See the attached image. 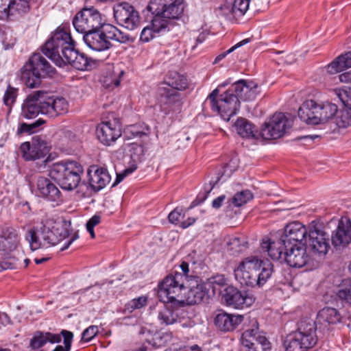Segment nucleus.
I'll return each mask as SVG.
<instances>
[{
	"label": "nucleus",
	"mask_w": 351,
	"mask_h": 351,
	"mask_svg": "<svg viewBox=\"0 0 351 351\" xmlns=\"http://www.w3.org/2000/svg\"><path fill=\"white\" fill-rule=\"evenodd\" d=\"M250 42V38H245L240 42H239L238 43H237L236 45H234V46H232L231 48H230L229 49H228L225 52H223L221 53H220L219 55H218L215 59V61H214V63H218L219 61H221L222 59H223L228 54L232 53V51H234L235 49H237V48L248 43Z\"/></svg>",
	"instance_id": "55"
},
{
	"label": "nucleus",
	"mask_w": 351,
	"mask_h": 351,
	"mask_svg": "<svg viewBox=\"0 0 351 351\" xmlns=\"http://www.w3.org/2000/svg\"><path fill=\"white\" fill-rule=\"evenodd\" d=\"M75 42L69 32L58 27L42 47L43 53L57 66L71 64L80 71L92 69L93 60L75 49Z\"/></svg>",
	"instance_id": "1"
},
{
	"label": "nucleus",
	"mask_w": 351,
	"mask_h": 351,
	"mask_svg": "<svg viewBox=\"0 0 351 351\" xmlns=\"http://www.w3.org/2000/svg\"><path fill=\"white\" fill-rule=\"evenodd\" d=\"M46 344L45 337L43 332L37 331L31 339L29 346L33 350H37Z\"/></svg>",
	"instance_id": "51"
},
{
	"label": "nucleus",
	"mask_w": 351,
	"mask_h": 351,
	"mask_svg": "<svg viewBox=\"0 0 351 351\" xmlns=\"http://www.w3.org/2000/svg\"><path fill=\"white\" fill-rule=\"evenodd\" d=\"M135 169H136V166H133L131 168H128V169H125L123 173H119V174H117L116 180L114 182V183L112 184V186H115L116 185H117L119 182H121L124 179V178L127 175L132 173Z\"/></svg>",
	"instance_id": "59"
},
{
	"label": "nucleus",
	"mask_w": 351,
	"mask_h": 351,
	"mask_svg": "<svg viewBox=\"0 0 351 351\" xmlns=\"http://www.w3.org/2000/svg\"><path fill=\"white\" fill-rule=\"evenodd\" d=\"M273 267V264L267 259L262 260L256 256H249L239 263L234 269V274L241 285L261 287L271 278Z\"/></svg>",
	"instance_id": "4"
},
{
	"label": "nucleus",
	"mask_w": 351,
	"mask_h": 351,
	"mask_svg": "<svg viewBox=\"0 0 351 351\" xmlns=\"http://www.w3.org/2000/svg\"><path fill=\"white\" fill-rule=\"evenodd\" d=\"M250 0H225L220 10L228 20L237 21L243 16L249 9Z\"/></svg>",
	"instance_id": "27"
},
{
	"label": "nucleus",
	"mask_w": 351,
	"mask_h": 351,
	"mask_svg": "<svg viewBox=\"0 0 351 351\" xmlns=\"http://www.w3.org/2000/svg\"><path fill=\"white\" fill-rule=\"evenodd\" d=\"M253 197L254 195L250 190H244L237 193L232 198V202L235 206L239 207L252 200Z\"/></svg>",
	"instance_id": "46"
},
{
	"label": "nucleus",
	"mask_w": 351,
	"mask_h": 351,
	"mask_svg": "<svg viewBox=\"0 0 351 351\" xmlns=\"http://www.w3.org/2000/svg\"><path fill=\"white\" fill-rule=\"evenodd\" d=\"M71 226L70 221H56L52 219H47L42 222V226L39 229L33 228L28 230L25 234V239L32 251L54 246L69 236Z\"/></svg>",
	"instance_id": "3"
},
{
	"label": "nucleus",
	"mask_w": 351,
	"mask_h": 351,
	"mask_svg": "<svg viewBox=\"0 0 351 351\" xmlns=\"http://www.w3.org/2000/svg\"><path fill=\"white\" fill-rule=\"evenodd\" d=\"M84 167L75 160H64L54 163L50 170L49 176L56 180L64 191H71L75 189L82 180Z\"/></svg>",
	"instance_id": "6"
},
{
	"label": "nucleus",
	"mask_w": 351,
	"mask_h": 351,
	"mask_svg": "<svg viewBox=\"0 0 351 351\" xmlns=\"http://www.w3.org/2000/svg\"><path fill=\"white\" fill-rule=\"evenodd\" d=\"M287 242L278 232L271 238L263 239L261 243L263 250L267 252L268 255L273 259L283 262L285 251L288 248Z\"/></svg>",
	"instance_id": "24"
},
{
	"label": "nucleus",
	"mask_w": 351,
	"mask_h": 351,
	"mask_svg": "<svg viewBox=\"0 0 351 351\" xmlns=\"http://www.w3.org/2000/svg\"><path fill=\"white\" fill-rule=\"evenodd\" d=\"M123 73L124 72L123 71L119 73L113 72L112 73H109L102 80L103 86L110 90L119 86L121 81V75H123Z\"/></svg>",
	"instance_id": "44"
},
{
	"label": "nucleus",
	"mask_w": 351,
	"mask_h": 351,
	"mask_svg": "<svg viewBox=\"0 0 351 351\" xmlns=\"http://www.w3.org/2000/svg\"><path fill=\"white\" fill-rule=\"evenodd\" d=\"M176 317L173 312L169 308H165L160 311L158 316L161 322L166 325L173 324L176 321Z\"/></svg>",
	"instance_id": "50"
},
{
	"label": "nucleus",
	"mask_w": 351,
	"mask_h": 351,
	"mask_svg": "<svg viewBox=\"0 0 351 351\" xmlns=\"http://www.w3.org/2000/svg\"><path fill=\"white\" fill-rule=\"evenodd\" d=\"M234 126L237 134L243 138L255 141L262 138L261 130L259 131L254 124L245 118H239Z\"/></svg>",
	"instance_id": "34"
},
{
	"label": "nucleus",
	"mask_w": 351,
	"mask_h": 351,
	"mask_svg": "<svg viewBox=\"0 0 351 351\" xmlns=\"http://www.w3.org/2000/svg\"><path fill=\"white\" fill-rule=\"evenodd\" d=\"M332 243L336 248L347 246L351 243V220L342 217L339 221L336 230L331 236Z\"/></svg>",
	"instance_id": "29"
},
{
	"label": "nucleus",
	"mask_w": 351,
	"mask_h": 351,
	"mask_svg": "<svg viewBox=\"0 0 351 351\" xmlns=\"http://www.w3.org/2000/svg\"><path fill=\"white\" fill-rule=\"evenodd\" d=\"M129 152L131 158L134 161L141 160L144 155V147L138 143H131L130 145Z\"/></svg>",
	"instance_id": "53"
},
{
	"label": "nucleus",
	"mask_w": 351,
	"mask_h": 351,
	"mask_svg": "<svg viewBox=\"0 0 351 351\" xmlns=\"http://www.w3.org/2000/svg\"><path fill=\"white\" fill-rule=\"evenodd\" d=\"M60 335L64 338V347L67 349V351H70L73 338V332L66 330H62Z\"/></svg>",
	"instance_id": "56"
},
{
	"label": "nucleus",
	"mask_w": 351,
	"mask_h": 351,
	"mask_svg": "<svg viewBox=\"0 0 351 351\" xmlns=\"http://www.w3.org/2000/svg\"><path fill=\"white\" fill-rule=\"evenodd\" d=\"M18 95V89L8 85L4 95H3V103L4 104L9 108V110H11L12 106L16 101V97Z\"/></svg>",
	"instance_id": "49"
},
{
	"label": "nucleus",
	"mask_w": 351,
	"mask_h": 351,
	"mask_svg": "<svg viewBox=\"0 0 351 351\" xmlns=\"http://www.w3.org/2000/svg\"><path fill=\"white\" fill-rule=\"evenodd\" d=\"M182 274L176 272L170 274L158 285V298L163 303L182 301V291L186 290L184 280L199 279L197 276H189V263L182 261L180 264Z\"/></svg>",
	"instance_id": "5"
},
{
	"label": "nucleus",
	"mask_w": 351,
	"mask_h": 351,
	"mask_svg": "<svg viewBox=\"0 0 351 351\" xmlns=\"http://www.w3.org/2000/svg\"><path fill=\"white\" fill-rule=\"evenodd\" d=\"M241 342L247 351H271L270 343L267 339L258 332L256 328L248 329L243 332Z\"/></svg>",
	"instance_id": "21"
},
{
	"label": "nucleus",
	"mask_w": 351,
	"mask_h": 351,
	"mask_svg": "<svg viewBox=\"0 0 351 351\" xmlns=\"http://www.w3.org/2000/svg\"><path fill=\"white\" fill-rule=\"evenodd\" d=\"M46 343L50 342L51 343H60L61 341V337L58 334H53L49 332H44Z\"/></svg>",
	"instance_id": "60"
},
{
	"label": "nucleus",
	"mask_w": 351,
	"mask_h": 351,
	"mask_svg": "<svg viewBox=\"0 0 351 351\" xmlns=\"http://www.w3.org/2000/svg\"><path fill=\"white\" fill-rule=\"evenodd\" d=\"M165 22L158 16L153 15L150 25L145 27L141 33L140 40L143 42H149L152 40L156 34L165 32Z\"/></svg>",
	"instance_id": "35"
},
{
	"label": "nucleus",
	"mask_w": 351,
	"mask_h": 351,
	"mask_svg": "<svg viewBox=\"0 0 351 351\" xmlns=\"http://www.w3.org/2000/svg\"><path fill=\"white\" fill-rule=\"evenodd\" d=\"M316 322L311 319H302L298 328L287 335L284 341L286 351H306L317 341Z\"/></svg>",
	"instance_id": "7"
},
{
	"label": "nucleus",
	"mask_w": 351,
	"mask_h": 351,
	"mask_svg": "<svg viewBox=\"0 0 351 351\" xmlns=\"http://www.w3.org/2000/svg\"><path fill=\"white\" fill-rule=\"evenodd\" d=\"M20 239L17 231L8 228L0 235V251L3 258L0 267L3 269H14L19 267L23 258V252L19 249Z\"/></svg>",
	"instance_id": "9"
},
{
	"label": "nucleus",
	"mask_w": 351,
	"mask_h": 351,
	"mask_svg": "<svg viewBox=\"0 0 351 351\" xmlns=\"http://www.w3.org/2000/svg\"><path fill=\"white\" fill-rule=\"evenodd\" d=\"M243 315L221 311L215 316L214 322L219 330L230 332L234 330L243 322Z\"/></svg>",
	"instance_id": "32"
},
{
	"label": "nucleus",
	"mask_w": 351,
	"mask_h": 351,
	"mask_svg": "<svg viewBox=\"0 0 351 351\" xmlns=\"http://www.w3.org/2000/svg\"><path fill=\"white\" fill-rule=\"evenodd\" d=\"M196 285H191L186 296L185 291H182V301H176L178 303H186L188 305H194L201 303L208 299V292L211 287L210 283L199 282L195 279ZM173 301V302H175Z\"/></svg>",
	"instance_id": "25"
},
{
	"label": "nucleus",
	"mask_w": 351,
	"mask_h": 351,
	"mask_svg": "<svg viewBox=\"0 0 351 351\" xmlns=\"http://www.w3.org/2000/svg\"><path fill=\"white\" fill-rule=\"evenodd\" d=\"M335 93L345 108L339 111L337 110L334 121L339 128H345L351 125V88H337Z\"/></svg>",
	"instance_id": "19"
},
{
	"label": "nucleus",
	"mask_w": 351,
	"mask_h": 351,
	"mask_svg": "<svg viewBox=\"0 0 351 351\" xmlns=\"http://www.w3.org/2000/svg\"><path fill=\"white\" fill-rule=\"evenodd\" d=\"M83 40L90 49L97 51H105L112 47L111 43L104 38L99 28L84 34Z\"/></svg>",
	"instance_id": "33"
},
{
	"label": "nucleus",
	"mask_w": 351,
	"mask_h": 351,
	"mask_svg": "<svg viewBox=\"0 0 351 351\" xmlns=\"http://www.w3.org/2000/svg\"><path fill=\"white\" fill-rule=\"evenodd\" d=\"M21 152L26 160H35L45 158L50 147L40 136H35L31 142H25L21 145Z\"/></svg>",
	"instance_id": "18"
},
{
	"label": "nucleus",
	"mask_w": 351,
	"mask_h": 351,
	"mask_svg": "<svg viewBox=\"0 0 351 351\" xmlns=\"http://www.w3.org/2000/svg\"><path fill=\"white\" fill-rule=\"evenodd\" d=\"M0 39L5 49L12 48L16 43V34L10 29L1 32Z\"/></svg>",
	"instance_id": "45"
},
{
	"label": "nucleus",
	"mask_w": 351,
	"mask_h": 351,
	"mask_svg": "<svg viewBox=\"0 0 351 351\" xmlns=\"http://www.w3.org/2000/svg\"><path fill=\"white\" fill-rule=\"evenodd\" d=\"M45 123L43 119H38L32 123H22L16 131L18 135L23 134H31L40 130V128Z\"/></svg>",
	"instance_id": "42"
},
{
	"label": "nucleus",
	"mask_w": 351,
	"mask_h": 351,
	"mask_svg": "<svg viewBox=\"0 0 351 351\" xmlns=\"http://www.w3.org/2000/svg\"><path fill=\"white\" fill-rule=\"evenodd\" d=\"M210 280V283L213 285V289H215L216 285L223 287L227 285V278L222 274H217L213 276Z\"/></svg>",
	"instance_id": "58"
},
{
	"label": "nucleus",
	"mask_w": 351,
	"mask_h": 351,
	"mask_svg": "<svg viewBox=\"0 0 351 351\" xmlns=\"http://www.w3.org/2000/svg\"><path fill=\"white\" fill-rule=\"evenodd\" d=\"M182 94L162 84L157 88L156 105L165 114L180 111L183 105Z\"/></svg>",
	"instance_id": "12"
},
{
	"label": "nucleus",
	"mask_w": 351,
	"mask_h": 351,
	"mask_svg": "<svg viewBox=\"0 0 351 351\" xmlns=\"http://www.w3.org/2000/svg\"><path fill=\"white\" fill-rule=\"evenodd\" d=\"M226 304L237 309H242L252 306L255 302L253 294L246 291H239L233 287H228L222 296Z\"/></svg>",
	"instance_id": "17"
},
{
	"label": "nucleus",
	"mask_w": 351,
	"mask_h": 351,
	"mask_svg": "<svg viewBox=\"0 0 351 351\" xmlns=\"http://www.w3.org/2000/svg\"><path fill=\"white\" fill-rule=\"evenodd\" d=\"M290 127V121L284 113H275L263 125L262 139L271 140L281 138Z\"/></svg>",
	"instance_id": "14"
},
{
	"label": "nucleus",
	"mask_w": 351,
	"mask_h": 351,
	"mask_svg": "<svg viewBox=\"0 0 351 351\" xmlns=\"http://www.w3.org/2000/svg\"><path fill=\"white\" fill-rule=\"evenodd\" d=\"M337 112V106L334 104L330 102L319 104L310 99L302 104L298 114L302 121L308 125H315L334 119Z\"/></svg>",
	"instance_id": "10"
},
{
	"label": "nucleus",
	"mask_w": 351,
	"mask_h": 351,
	"mask_svg": "<svg viewBox=\"0 0 351 351\" xmlns=\"http://www.w3.org/2000/svg\"><path fill=\"white\" fill-rule=\"evenodd\" d=\"M308 230L299 221H293L287 223L282 232H278L287 242L288 247L297 243L303 245L308 234Z\"/></svg>",
	"instance_id": "23"
},
{
	"label": "nucleus",
	"mask_w": 351,
	"mask_h": 351,
	"mask_svg": "<svg viewBox=\"0 0 351 351\" xmlns=\"http://www.w3.org/2000/svg\"><path fill=\"white\" fill-rule=\"evenodd\" d=\"M30 0L11 1V19L14 20L29 12Z\"/></svg>",
	"instance_id": "41"
},
{
	"label": "nucleus",
	"mask_w": 351,
	"mask_h": 351,
	"mask_svg": "<svg viewBox=\"0 0 351 351\" xmlns=\"http://www.w3.org/2000/svg\"><path fill=\"white\" fill-rule=\"evenodd\" d=\"M99 29L103 34L104 38L108 42H110V40H113L121 43H125L130 40L129 34L120 31L112 25L106 23L105 20Z\"/></svg>",
	"instance_id": "36"
},
{
	"label": "nucleus",
	"mask_w": 351,
	"mask_h": 351,
	"mask_svg": "<svg viewBox=\"0 0 351 351\" xmlns=\"http://www.w3.org/2000/svg\"><path fill=\"white\" fill-rule=\"evenodd\" d=\"M101 221V217L97 215L93 216L86 223V227L94 228Z\"/></svg>",
	"instance_id": "61"
},
{
	"label": "nucleus",
	"mask_w": 351,
	"mask_h": 351,
	"mask_svg": "<svg viewBox=\"0 0 351 351\" xmlns=\"http://www.w3.org/2000/svg\"><path fill=\"white\" fill-rule=\"evenodd\" d=\"M150 0L147 10L154 16H159L165 22L167 29L171 20L179 19L183 14L186 4L183 0Z\"/></svg>",
	"instance_id": "11"
},
{
	"label": "nucleus",
	"mask_w": 351,
	"mask_h": 351,
	"mask_svg": "<svg viewBox=\"0 0 351 351\" xmlns=\"http://www.w3.org/2000/svg\"><path fill=\"white\" fill-rule=\"evenodd\" d=\"M87 176L88 178V187L91 188L95 192L104 189L111 180L106 168L99 167L97 165H92L88 169Z\"/></svg>",
	"instance_id": "30"
},
{
	"label": "nucleus",
	"mask_w": 351,
	"mask_h": 351,
	"mask_svg": "<svg viewBox=\"0 0 351 351\" xmlns=\"http://www.w3.org/2000/svg\"><path fill=\"white\" fill-rule=\"evenodd\" d=\"M304 245L314 254L325 255L330 248L328 235L324 230L313 227L308 230Z\"/></svg>",
	"instance_id": "20"
},
{
	"label": "nucleus",
	"mask_w": 351,
	"mask_h": 351,
	"mask_svg": "<svg viewBox=\"0 0 351 351\" xmlns=\"http://www.w3.org/2000/svg\"><path fill=\"white\" fill-rule=\"evenodd\" d=\"M195 222V219L194 217H189L186 220L182 221L181 227L182 228H188L189 226L193 225Z\"/></svg>",
	"instance_id": "64"
},
{
	"label": "nucleus",
	"mask_w": 351,
	"mask_h": 351,
	"mask_svg": "<svg viewBox=\"0 0 351 351\" xmlns=\"http://www.w3.org/2000/svg\"><path fill=\"white\" fill-rule=\"evenodd\" d=\"M339 300L351 304V279L344 280L337 291Z\"/></svg>",
	"instance_id": "43"
},
{
	"label": "nucleus",
	"mask_w": 351,
	"mask_h": 351,
	"mask_svg": "<svg viewBox=\"0 0 351 351\" xmlns=\"http://www.w3.org/2000/svg\"><path fill=\"white\" fill-rule=\"evenodd\" d=\"M309 259L306 246L295 243L289 245L285 251L283 262L291 267L300 268L306 265Z\"/></svg>",
	"instance_id": "26"
},
{
	"label": "nucleus",
	"mask_w": 351,
	"mask_h": 351,
	"mask_svg": "<svg viewBox=\"0 0 351 351\" xmlns=\"http://www.w3.org/2000/svg\"><path fill=\"white\" fill-rule=\"evenodd\" d=\"M56 69L40 53H34L21 69V79L25 85L34 88L41 84L43 78L51 77Z\"/></svg>",
	"instance_id": "8"
},
{
	"label": "nucleus",
	"mask_w": 351,
	"mask_h": 351,
	"mask_svg": "<svg viewBox=\"0 0 351 351\" xmlns=\"http://www.w3.org/2000/svg\"><path fill=\"white\" fill-rule=\"evenodd\" d=\"M162 84L178 91L188 88L189 83L185 75L176 71H170Z\"/></svg>",
	"instance_id": "37"
},
{
	"label": "nucleus",
	"mask_w": 351,
	"mask_h": 351,
	"mask_svg": "<svg viewBox=\"0 0 351 351\" xmlns=\"http://www.w3.org/2000/svg\"><path fill=\"white\" fill-rule=\"evenodd\" d=\"M36 195L46 201L58 205L61 202V192L49 179L38 176L36 181Z\"/></svg>",
	"instance_id": "22"
},
{
	"label": "nucleus",
	"mask_w": 351,
	"mask_h": 351,
	"mask_svg": "<svg viewBox=\"0 0 351 351\" xmlns=\"http://www.w3.org/2000/svg\"><path fill=\"white\" fill-rule=\"evenodd\" d=\"M98 332V326L95 325L90 326L83 331L82 334V340L86 342L90 341L97 335Z\"/></svg>",
	"instance_id": "54"
},
{
	"label": "nucleus",
	"mask_w": 351,
	"mask_h": 351,
	"mask_svg": "<svg viewBox=\"0 0 351 351\" xmlns=\"http://www.w3.org/2000/svg\"><path fill=\"white\" fill-rule=\"evenodd\" d=\"M182 215V209L177 207L169 214L168 219L171 223L176 224L180 221Z\"/></svg>",
	"instance_id": "57"
},
{
	"label": "nucleus",
	"mask_w": 351,
	"mask_h": 351,
	"mask_svg": "<svg viewBox=\"0 0 351 351\" xmlns=\"http://www.w3.org/2000/svg\"><path fill=\"white\" fill-rule=\"evenodd\" d=\"M341 316L335 308L325 307L317 314V320L320 324H335L340 322Z\"/></svg>",
	"instance_id": "39"
},
{
	"label": "nucleus",
	"mask_w": 351,
	"mask_h": 351,
	"mask_svg": "<svg viewBox=\"0 0 351 351\" xmlns=\"http://www.w3.org/2000/svg\"><path fill=\"white\" fill-rule=\"evenodd\" d=\"M151 132L150 128L144 124L138 123L128 126L124 130V136L127 138L147 136Z\"/></svg>",
	"instance_id": "40"
},
{
	"label": "nucleus",
	"mask_w": 351,
	"mask_h": 351,
	"mask_svg": "<svg viewBox=\"0 0 351 351\" xmlns=\"http://www.w3.org/2000/svg\"><path fill=\"white\" fill-rule=\"evenodd\" d=\"M225 199H226V195H222L219 196L218 197L215 198L213 201L212 206L214 208H215V209L219 208L221 206L222 203L225 200Z\"/></svg>",
	"instance_id": "62"
},
{
	"label": "nucleus",
	"mask_w": 351,
	"mask_h": 351,
	"mask_svg": "<svg viewBox=\"0 0 351 351\" xmlns=\"http://www.w3.org/2000/svg\"><path fill=\"white\" fill-rule=\"evenodd\" d=\"M96 134L99 141L105 145H110L121 136V132L119 126L114 122H102L96 129Z\"/></svg>",
	"instance_id": "31"
},
{
	"label": "nucleus",
	"mask_w": 351,
	"mask_h": 351,
	"mask_svg": "<svg viewBox=\"0 0 351 351\" xmlns=\"http://www.w3.org/2000/svg\"><path fill=\"white\" fill-rule=\"evenodd\" d=\"M339 80L343 83H351V70L341 73L339 76Z\"/></svg>",
	"instance_id": "63"
},
{
	"label": "nucleus",
	"mask_w": 351,
	"mask_h": 351,
	"mask_svg": "<svg viewBox=\"0 0 351 351\" xmlns=\"http://www.w3.org/2000/svg\"><path fill=\"white\" fill-rule=\"evenodd\" d=\"M113 14L117 24L129 30H133L140 25L138 12L128 2L115 4L113 7Z\"/></svg>",
	"instance_id": "15"
},
{
	"label": "nucleus",
	"mask_w": 351,
	"mask_h": 351,
	"mask_svg": "<svg viewBox=\"0 0 351 351\" xmlns=\"http://www.w3.org/2000/svg\"><path fill=\"white\" fill-rule=\"evenodd\" d=\"M102 14L94 7L84 8L73 19V25L75 30L85 34L101 27L104 23Z\"/></svg>",
	"instance_id": "13"
},
{
	"label": "nucleus",
	"mask_w": 351,
	"mask_h": 351,
	"mask_svg": "<svg viewBox=\"0 0 351 351\" xmlns=\"http://www.w3.org/2000/svg\"><path fill=\"white\" fill-rule=\"evenodd\" d=\"M147 298L145 296H140L134 298L125 305V311L129 313L133 312L134 310L140 309L147 305Z\"/></svg>",
	"instance_id": "48"
},
{
	"label": "nucleus",
	"mask_w": 351,
	"mask_h": 351,
	"mask_svg": "<svg viewBox=\"0 0 351 351\" xmlns=\"http://www.w3.org/2000/svg\"><path fill=\"white\" fill-rule=\"evenodd\" d=\"M11 1L0 0V19H11Z\"/></svg>",
	"instance_id": "52"
},
{
	"label": "nucleus",
	"mask_w": 351,
	"mask_h": 351,
	"mask_svg": "<svg viewBox=\"0 0 351 351\" xmlns=\"http://www.w3.org/2000/svg\"><path fill=\"white\" fill-rule=\"evenodd\" d=\"M348 68H351V51L337 57L327 66L326 71L328 73L334 74Z\"/></svg>",
	"instance_id": "38"
},
{
	"label": "nucleus",
	"mask_w": 351,
	"mask_h": 351,
	"mask_svg": "<svg viewBox=\"0 0 351 351\" xmlns=\"http://www.w3.org/2000/svg\"><path fill=\"white\" fill-rule=\"evenodd\" d=\"M227 244L230 250L234 252H241L247 246V242L243 237H231L228 239Z\"/></svg>",
	"instance_id": "47"
},
{
	"label": "nucleus",
	"mask_w": 351,
	"mask_h": 351,
	"mask_svg": "<svg viewBox=\"0 0 351 351\" xmlns=\"http://www.w3.org/2000/svg\"><path fill=\"white\" fill-rule=\"evenodd\" d=\"M258 86L253 81L240 80L232 84L231 88L219 95L217 88L208 95L211 108L221 116H227L228 120L235 115L240 108L241 101H247L255 99L259 93Z\"/></svg>",
	"instance_id": "2"
},
{
	"label": "nucleus",
	"mask_w": 351,
	"mask_h": 351,
	"mask_svg": "<svg viewBox=\"0 0 351 351\" xmlns=\"http://www.w3.org/2000/svg\"><path fill=\"white\" fill-rule=\"evenodd\" d=\"M42 98L44 114L55 118L68 112L69 102L64 97L43 91Z\"/></svg>",
	"instance_id": "16"
},
{
	"label": "nucleus",
	"mask_w": 351,
	"mask_h": 351,
	"mask_svg": "<svg viewBox=\"0 0 351 351\" xmlns=\"http://www.w3.org/2000/svg\"><path fill=\"white\" fill-rule=\"evenodd\" d=\"M42 94V90L34 91L24 100L21 114L23 118L31 119L36 117L40 113L44 114Z\"/></svg>",
	"instance_id": "28"
}]
</instances>
